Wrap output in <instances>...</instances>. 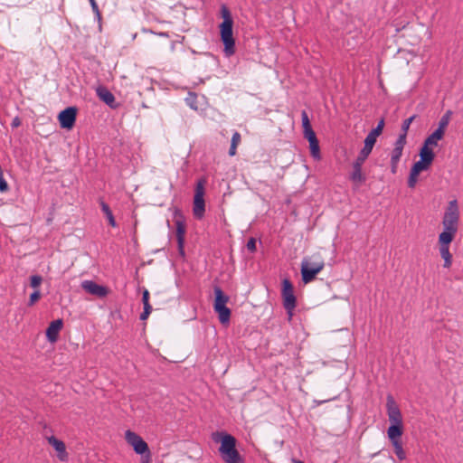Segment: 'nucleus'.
<instances>
[{"mask_svg": "<svg viewBox=\"0 0 463 463\" xmlns=\"http://www.w3.org/2000/svg\"><path fill=\"white\" fill-rule=\"evenodd\" d=\"M196 95L195 94H193V93H189L188 97L185 99V102L186 104L193 109L196 110L197 109V106H196Z\"/></svg>", "mask_w": 463, "mask_h": 463, "instance_id": "31", "label": "nucleus"}, {"mask_svg": "<svg viewBox=\"0 0 463 463\" xmlns=\"http://www.w3.org/2000/svg\"><path fill=\"white\" fill-rule=\"evenodd\" d=\"M8 189L7 182L5 180L3 172H0V192H5Z\"/></svg>", "mask_w": 463, "mask_h": 463, "instance_id": "39", "label": "nucleus"}, {"mask_svg": "<svg viewBox=\"0 0 463 463\" xmlns=\"http://www.w3.org/2000/svg\"><path fill=\"white\" fill-rule=\"evenodd\" d=\"M439 253L444 260V267L449 268L452 263V256L449 252V245H439Z\"/></svg>", "mask_w": 463, "mask_h": 463, "instance_id": "21", "label": "nucleus"}, {"mask_svg": "<svg viewBox=\"0 0 463 463\" xmlns=\"http://www.w3.org/2000/svg\"><path fill=\"white\" fill-rule=\"evenodd\" d=\"M292 463H304L303 461L299 460V459H292Z\"/></svg>", "mask_w": 463, "mask_h": 463, "instance_id": "48", "label": "nucleus"}, {"mask_svg": "<svg viewBox=\"0 0 463 463\" xmlns=\"http://www.w3.org/2000/svg\"><path fill=\"white\" fill-rule=\"evenodd\" d=\"M62 326L63 322L61 319H56L50 323L46 329V337L50 343H55L58 340Z\"/></svg>", "mask_w": 463, "mask_h": 463, "instance_id": "14", "label": "nucleus"}, {"mask_svg": "<svg viewBox=\"0 0 463 463\" xmlns=\"http://www.w3.org/2000/svg\"><path fill=\"white\" fill-rule=\"evenodd\" d=\"M420 160L430 165L435 155L430 147L423 145L420 151Z\"/></svg>", "mask_w": 463, "mask_h": 463, "instance_id": "20", "label": "nucleus"}, {"mask_svg": "<svg viewBox=\"0 0 463 463\" xmlns=\"http://www.w3.org/2000/svg\"><path fill=\"white\" fill-rule=\"evenodd\" d=\"M399 162L391 161V172L396 174Z\"/></svg>", "mask_w": 463, "mask_h": 463, "instance_id": "44", "label": "nucleus"}, {"mask_svg": "<svg viewBox=\"0 0 463 463\" xmlns=\"http://www.w3.org/2000/svg\"><path fill=\"white\" fill-rule=\"evenodd\" d=\"M125 439L137 454L144 455L148 453L149 448L147 443L136 432L129 430H127L125 432Z\"/></svg>", "mask_w": 463, "mask_h": 463, "instance_id": "11", "label": "nucleus"}, {"mask_svg": "<svg viewBox=\"0 0 463 463\" xmlns=\"http://www.w3.org/2000/svg\"><path fill=\"white\" fill-rule=\"evenodd\" d=\"M48 442L52 445L54 449L58 452V458L61 461L68 459V453L66 452V447L63 441L56 439L54 436L47 438Z\"/></svg>", "mask_w": 463, "mask_h": 463, "instance_id": "15", "label": "nucleus"}, {"mask_svg": "<svg viewBox=\"0 0 463 463\" xmlns=\"http://www.w3.org/2000/svg\"><path fill=\"white\" fill-rule=\"evenodd\" d=\"M214 311L218 314V318L222 325L228 324L231 318V310L226 306L229 298L219 287L214 288Z\"/></svg>", "mask_w": 463, "mask_h": 463, "instance_id": "4", "label": "nucleus"}, {"mask_svg": "<svg viewBox=\"0 0 463 463\" xmlns=\"http://www.w3.org/2000/svg\"><path fill=\"white\" fill-rule=\"evenodd\" d=\"M142 456V463H151V454L149 450L148 453H146Z\"/></svg>", "mask_w": 463, "mask_h": 463, "instance_id": "42", "label": "nucleus"}, {"mask_svg": "<svg viewBox=\"0 0 463 463\" xmlns=\"http://www.w3.org/2000/svg\"><path fill=\"white\" fill-rule=\"evenodd\" d=\"M323 260L313 261L310 260H303L301 263V275L304 283L312 281L316 275L318 274L324 269Z\"/></svg>", "mask_w": 463, "mask_h": 463, "instance_id": "8", "label": "nucleus"}, {"mask_svg": "<svg viewBox=\"0 0 463 463\" xmlns=\"http://www.w3.org/2000/svg\"><path fill=\"white\" fill-rule=\"evenodd\" d=\"M246 247L250 252H254L256 250V240L254 238H250L248 241Z\"/></svg>", "mask_w": 463, "mask_h": 463, "instance_id": "40", "label": "nucleus"}, {"mask_svg": "<svg viewBox=\"0 0 463 463\" xmlns=\"http://www.w3.org/2000/svg\"><path fill=\"white\" fill-rule=\"evenodd\" d=\"M451 112L450 111H447L446 114H444L442 116V118H440L439 122V127H438V130H442V133L445 132V128L448 127L449 125V116H450Z\"/></svg>", "mask_w": 463, "mask_h": 463, "instance_id": "27", "label": "nucleus"}, {"mask_svg": "<svg viewBox=\"0 0 463 463\" xmlns=\"http://www.w3.org/2000/svg\"><path fill=\"white\" fill-rule=\"evenodd\" d=\"M383 128L384 118H381L377 126L368 133V135L365 137V140L374 145L376 143L377 137L382 134Z\"/></svg>", "mask_w": 463, "mask_h": 463, "instance_id": "18", "label": "nucleus"}, {"mask_svg": "<svg viewBox=\"0 0 463 463\" xmlns=\"http://www.w3.org/2000/svg\"><path fill=\"white\" fill-rule=\"evenodd\" d=\"M406 137H407V134L402 132L399 135L398 138L396 139L394 146H399L403 149L404 146L406 144Z\"/></svg>", "mask_w": 463, "mask_h": 463, "instance_id": "34", "label": "nucleus"}, {"mask_svg": "<svg viewBox=\"0 0 463 463\" xmlns=\"http://www.w3.org/2000/svg\"><path fill=\"white\" fill-rule=\"evenodd\" d=\"M215 442H221L220 455L225 463H243V458L236 449V439L231 434L217 432L213 437Z\"/></svg>", "mask_w": 463, "mask_h": 463, "instance_id": "1", "label": "nucleus"}, {"mask_svg": "<svg viewBox=\"0 0 463 463\" xmlns=\"http://www.w3.org/2000/svg\"><path fill=\"white\" fill-rule=\"evenodd\" d=\"M81 288L86 292L99 298H104L109 294V289L107 287L99 285L93 280H83L81 282Z\"/></svg>", "mask_w": 463, "mask_h": 463, "instance_id": "13", "label": "nucleus"}, {"mask_svg": "<svg viewBox=\"0 0 463 463\" xmlns=\"http://www.w3.org/2000/svg\"><path fill=\"white\" fill-rule=\"evenodd\" d=\"M430 167V165L423 162L422 160H419L416 163L413 164L411 171L414 172L415 174H420L421 171H425Z\"/></svg>", "mask_w": 463, "mask_h": 463, "instance_id": "26", "label": "nucleus"}, {"mask_svg": "<svg viewBox=\"0 0 463 463\" xmlns=\"http://www.w3.org/2000/svg\"><path fill=\"white\" fill-rule=\"evenodd\" d=\"M43 282V278L40 275H33L30 277V286L35 290L39 289Z\"/></svg>", "mask_w": 463, "mask_h": 463, "instance_id": "28", "label": "nucleus"}, {"mask_svg": "<svg viewBox=\"0 0 463 463\" xmlns=\"http://www.w3.org/2000/svg\"><path fill=\"white\" fill-rule=\"evenodd\" d=\"M304 137L308 140V142L317 139L316 133L312 128L304 131Z\"/></svg>", "mask_w": 463, "mask_h": 463, "instance_id": "37", "label": "nucleus"}, {"mask_svg": "<svg viewBox=\"0 0 463 463\" xmlns=\"http://www.w3.org/2000/svg\"><path fill=\"white\" fill-rule=\"evenodd\" d=\"M416 116L413 115L411 117H410L409 118L405 119L402 125V133H406L408 132L409 128H410V126L411 124L412 123V121L415 119Z\"/></svg>", "mask_w": 463, "mask_h": 463, "instance_id": "36", "label": "nucleus"}, {"mask_svg": "<svg viewBox=\"0 0 463 463\" xmlns=\"http://www.w3.org/2000/svg\"><path fill=\"white\" fill-rule=\"evenodd\" d=\"M373 144L364 139V146L359 152L358 156L353 162V171L350 174V180L357 184H361L365 182V175L362 173V167L369 155L372 153Z\"/></svg>", "mask_w": 463, "mask_h": 463, "instance_id": "3", "label": "nucleus"}, {"mask_svg": "<svg viewBox=\"0 0 463 463\" xmlns=\"http://www.w3.org/2000/svg\"><path fill=\"white\" fill-rule=\"evenodd\" d=\"M142 32H143V33H153V34H155V33H156L154 31H152V30H150V29H146V28H143V29H142Z\"/></svg>", "mask_w": 463, "mask_h": 463, "instance_id": "45", "label": "nucleus"}, {"mask_svg": "<svg viewBox=\"0 0 463 463\" xmlns=\"http://www.w3.org/2000/svg\"><path fill=\"white\" fill-rule=\"evenodd\" d=\"M204 184L205 180L201 179L197 182L195 186V193L194 197V207L193 212L194 215L197 219H202L204 215L205 212V203H204Z\"/></svg>", "mask_w": 463, "mask_h": 463, "instance_id": "9", "label": "nucleus"}, {"mask_svg": "<svg viewBox=\"0 0 463 463\" xmlns=\"http://www.w3.org/2000/svg\"><path fill=\"white\" fill-rule=\"evenodd\" d=\"M458 208L456 200L450 201L444 213L442 224L445 230L458 232Z\"/></svg>", "mask_w": 463, "mask_h": 463, "instance_id": "7", "label": "nucleus"}, {"mask_svg": "<svg viewBox=\"0 0 463 463\" xmlns=\"http://www.w3.org/2000/svg\"><path fill=\"white\" fill-rule=\"evenodd\" d=\"M21 125V119L18 117H15L13 118L11 126L12 128H18Z\"/></svg>", "mask_w": 463, "mask_h": 463, "instance_id": "43", "label": "nucleus"}, {"mask_svg": "<svg viewBox=\"0 0 463 463\" xmlns=\"http://www.w3.org/2000/svg\"><path fill=\"white\" fill-rule=\"evenodd\" d=\"M90 4V6H91V9L93 11V13L95 14V16L97 18V20L99 22L101 21V14H100V11L99 9V6H98V4L96 2V0H89Z\"/></svg>", "mask_w": 463, "mask_h": 463, "instance_id": "33", "label": "nucleus"}, {"mask_svg": "<svg viewBox=\"0 0 463 463\" xmlns=\"http://www.w3.org/2000/svg\"><path fill=\"white\" fill-rule=\"evenodd\" d=\"M221 15L223 19L220 24L221 40L224 45V53L227 57L232 56L235 52V40L233 37V19L229 8L222 5L221 6Z\"/></svg>", "mask_w": 463, "mask_h": 463, "instance_id": "2", "label": "nucleus"}, {"mask_svg": "<svg viewBox=\"0 0 463 463\" xmlns=\"http://www.w3.org/2000/svg\"><path fill=\"white\" fill-rule=\"evenodd\" d=\"M402 148L394 146V148L391 155V161L400 162V159L402 156Z\"/></svg>", "mask_w": 463, "mask_h": 463, "instance_id": "29", "label": "nucleus"}, {"mask_svg": "<svg viewBox=\"0 0 463 463\" xmlns=\"http://www.w3.org/2000/svg\"><path fill=\"white\" fill-rule=\"evenodd\" d=\"M240 142H241V134L239 132L235 131L232 134L231 146L229 149V155L231 156H233L236 155L237 146L240 144Z\"/></svg>", "mask_w": 463, "mask_h": 463, "instance_id": "24", "label": "nucleus"}, {"mask_svg": "<svg viewBox=\"0 0 463 463\" xmlns=\"http://www.w3.org/2000/svg\"><path fill=\"white\" fill-rule=\"evenodd\" d=\"M41 298V292L39 289H35L29 298L28 306H33Z\"/></svg>", "mask_w": 463, "mask_h": 463, "instance_id": "32", "label": "nucleus"}, {"mask_svg": "<svg viewBox=\"0 0 463 463\" xmlns=\"http://www.w3.org/2000/svg\"><path fill=\"white\" fill-rule=\"evenodd\" d=\"M418 174H415L414 172L411 171L410 172V175H409V178H408V186L410 188H414L416 184H417V181H418Z\"/></svg>", "mask_w": 463, "mask_h": 463, "instance_id": "35", "label": "nucleus"}, {"mask_svg": "<svg viewBox=\"0 0 463 463\" xmlns=\"http://www.w3.org/2000/svg\"><path fill=\"white\" fill-rule=\"evenodd\" d=\"M386 411L388 419L391 422L389 427H394L403 433L402 415L401 410L392 395L386 398Z\"/></svg>", "mask_w": 463, "mask_h": 463, "instance_id": "5", "label": "nucleus"}, {"mask_svg": "<svg viewBox=\"0 0 463 463\" xmlns=\"http://www.w3.org/2000/svg\"><path fill=\"white\" fill-rule=\"evenodd\" d=\"M444 133L442 130L436 129L433 133H431L424 141V146H436L438 142L442 139Z\"/></svg>", "mask_w": 463, "mask_h": 463, "instance_id": "19", "label": "nucleus"}, {"mask_svg": "<svg viewBox=\"0 0 463 463\" xmlns=\"http://www.w3.org/2000/svg\"><path fill=\"white\" fill-rule=\"evenodd\" d=\"M328 401H330V399H328V400H324V401H315V402H316L317 405H321V404H323L324 402H328Z\"/></svg>", "mask_w": 463, "mask_h": 463, "instance_id": "46", "label": "nucleus"}, {"mask_svg": "<svg viewBox=\"0 0 463 463\" xmlns=\"http://www.w3.org/2000/svg\"><path fill=\"white\" fill-rule=\"evenodd\" d=\"M97 96L112 109L117 107L114 95L105 87H99L96 90Z\"/></svg>", "mask_w": 463, "mask_h": 463, "instance_id": "17", "label": "nucleus"}, {"mask_svg": "<svg viewBox=\"0 0 463 463\" xmlns=\"http://www.w3.org/2000/svg\"><path fill=\"white\" fill-rule=\"evenodd\" d=\"M388 438L393 446L394 453L396 457L400 460H404L406 458V453L402 448V442L401 437L402 433H401L400 430L394 427H389L387 430Z\"/></svg>", "mask_w": 463, "mask_h": 463, "instance_id": "10", "label": "nucleus"}, {"mask_svg": "<svg viewBox=\"0 0 463 463\" xmlns=\"http://www.w3.org/2000/svg\"><path fill=\"white\" fill-rule=\"evenodd\" d=\"M176 225V240L178 251L181 256H184V235H185V226L181 221L175 222Z\"/></svg>", "mask_w": 463, "mask_h": 463, "instance_id": "16", "label": "nucleus"}, {"mask_svg": "<svg viewBox=\"0 0 463 463\" xmlns=\"http://www.w3.org/2000/svg\"><path fill=\"white\" fill-rule=\"evenodd\" d=\"M77 109L74 107H68L61 110L58 116L60 125L62 128H71L75 123Z\"/></svg>", "mask_w": 463, "mask_h": 463, "instance_id": "12", "label": "nucleus"}, {"mask_svg": "<svg viewBox=\"0 0 463 463\" xmlns=\"http://www.w3.org/2000/svg\"><path fill=\"white\" fill-rule=\"evenodd\" d=\"M156 34L159 35V36H162V37H167L168 36L167 33H158Z\"/></svg>", "mask_w": 463, "mask_h": 463, "instance_id": "47", "label": "nucleus"}, {"mask_svg": "<svg viewBox=\"0 0 463 463\" xmlns=\"http://www.w3.org/2000/svg\"><path fill=\"white\" fill-rule=\"evenodd\" d=\"M142 302H143V305L144 307H152L150 303H149V292L148 290L145 289L143 291V295H142Z\"/></svg>", "mask_w": 463, "mask_h": 463, "instance_id": "38", "label": "nucleus"}, {"mask_svg": "<svg viewBox=\"0 0 463 463\" xmlns=\"http://www.w3.org/2000/svg\"><path fill=\"white\" fill-rule=\"evenodd\" d=\"M281 297L283 299V307L288 316L291 317L297 306V299L294 294L293 285L288 279H284L282 281Z\"/></svg>", "mask_w": 463, "mask_h": 463, "instance_id": "6", "label": "nucleus"}, {"mask_svg": "<svg viewBox=\"0 0 463 463\" xmlns=\"http://www.w3.org/2000/svg\"><path fill=\"white\" fill-rule=\"evenodd\" d=\"M100 207L106 217L108 218L109 223L112 227H116L117 223L115 221V218L113 216V213L109 208V206L103 201L100 202Z\"/></svg>", "mask_w": 463, "mask_h": 463, "instance_id": "23", "label": "nucleus"}, {"mask_svg": "<svg viewBox=\"0 0 463 463\" xmlns=\"http://www.w3.org/2000/svg\"><path fill=\"white\" fill-rule=\"evenodd\" d=\"M301 120H302V127H303L304 131L312 128L307 113L305 110H303L301 112Z\"/></svg>", "mask_w": 463, "mask_h": 463, "instance_id": "30", "label": "nucleus"}, {"mask_svg": "<svg viewBox=\"0 0 463 463\" xmlns=\"http://www.w3.org/2000/svg\"><path fill=\"white\" fill-rule=\"evenodd\" d=\"M457 232L445 230L439 235V245H449Z\"/></svg>", "mask_w": 463, "mask_h": 463, "instance_id": "22", "label": "nucleus"}, {"mask_svg": "<svg viewBox=\"0 0 463 463\" xmlns=\"http://www.w3.org/2000/svg\"><path fill=\"white\" fill-rule=\"evenodd\" d=\"M152 311V307H144V311L140 314V319L146 320L149 317L150 313Z\"/></svg>", "mask_w": 463, "mask_h": 463, "instance_id": "41", "label": "nucleus"}, {"mask_svg": "<svg viewBox=\"0 0 463 463\" xmlns=\"http://www.w3.org/2000/svg\"><path fill=\"white\" fill-rule=\"evenodd\" d=\"M310 154L312 157L316 160H319L321 158L319 142L317 138L316 140L309 142Z\"/></svg>", "mask_w": 463, "mask_h": 463, "instance_id": "25", "label": "nucleus"}]
</instances>
